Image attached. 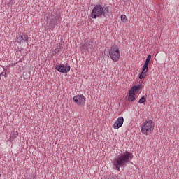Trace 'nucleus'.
<instances>
[{
    "instance_id": "obj_1",
    "label": "nucleus",
    "mask_w": 179,
    "mask_h": 179,
    "mask_svg": "<svg viewBox=\"0 0 179 179\" xmlns=\"http://www.w3.org/2000/svg\"><path fill=\"white\" fill-rule=\"evenodd\" d=\"M111 15V9L110 6L103 7L100 4H96L94 6L92 11L91 13V17L92 19H97L98 17H110Z\"/></svg>"
},
{
    "instance_id": "obj_2",
    "label": "nucleus",
    "mask_w": 179,
    "mask_h": 179,
    "mask_svg": "<svg viewBox=\"0 0 179 179\" xmlns=\"http://www.w3.org/2000/svg\"><path fill=\"white\" fill-rule=\"evenodd\" d=\"M134 157L132 153L127 151L126 152L122 154L120 156L115 158L113 161L114 166L116 167V170H120V167H124L127 166V164Z\"/></svg>"
},
{
    "instance_id": "obj_3",
    "label": "nucleus",
    "mask_w": 179,
    "mask_h": 179,
    "mask_svg": "<svg viewBox=\"0 0 179 179\" xmlns=\"http://www.w3.org/2000/svg\"><path fill=\"white\" fill-rule=\"evenodd\" d=\"M59 19H61V13L59 10L52 12L49 16L47 17L50 29H55V26L58 24Z\"/></svg>"
},
{
    "instance_id": "obj_4",
    "label": "nucleus",
    "mask_w": 179,
    "mask_h": 179,
    "mask_svg": "<svg viewBox=\"0 0 179 179\" xmlns=\"http://www.w3.org/2000/svg\"><path fill=\"white\" fill-rule=\"evenodd\" d=\"M155 129V122L152 120H148L145 122L143 123L141 127V132L144 134V135H150L153 130Z\"/></svg>"
},
{
    "instance_id": "obj_5",
    "label": "nucleus",
    "mask_w": 179,
    "mask_h": 179,
    "mask_svg": "<svg viewBox=\"0 0 179 179\" xmlns=\"http://www.w3.org/2000/svg\"><path fill=\"white\" fill-rule=\"evenodd\" d=\"M109 55L114 62H118L120 61V50L117 46H112L109 50Z\"/></svg>"
},
{
    "instance_id": "obj_6",
    "label": "nucleus",
    "mask_w": 179,
    "mask_h": 179,
    "mask_svg": "<svg viewBox=\"0 0 179 179\" xmlns=\"http://www.w3.org/2000/svg\"><path fill=\"white\" fill-rule=\"evenodd\" d=\"M141 89H142V84L133 86L131 88V90L129 91V101H135V100H136L135 98V92H136V90H141Z\"/></svg>"
},
{
    "instance_id": "obj_7",
    "label": "nucleus",
    "mask_w": 179,
    "mask_h": 179,
    "mask_svg": "<svg viewBox=\"0 0 179 179\" xmlns=\"http://www.w3.org/2000/svg\"><path fill=\"white\" fill-rule=\"evenodd\" d=\"M17 43H19L20 44H22V43H27V44H29V35L24 33H20L17 36Z\"/></svg>"
},
{
    "instance_id": "obj_8",
    "label": "nucleus",
    "mask_w": 179,
    "mask_h": 179,
    "mask_svg": "<svg viewBox=\"0 0 179 179\" xmlns=\"http://www.w3.org/2000/svg\"><path fill=\"white\" fill-rule=\"evenodd\" d=\"M55 68L57 69V71H58L59 72H61L62 73H68V72H69L71 71V66L66 64L65 65H56Z\"/></svg>"
},
{
    "instance_id": "obj_9",
    "label": "nucleus",
    "mask_w": 179,
    "mask_h": 179,
    "mask_svg": "<svg viewBox=\"0 0 179 179\" xmlns=\"http://www.w3.org/2000/svg\"><path fill=\"white\" fill-rule=\"evenodd\" d=\"M85 96L80 94L73 97V101L78 104V106H85Z\"/></svg>"
},
{
    "instance_id": "obj_10",
    "label": "nucleus",
    "mask_w": 179,
    "mask_h": 179,
    "mask_svg": "<svg viewBox=\"0 0 179 179\" xmlns=\"http://www.w3.org/2000/svg\"><path fill=\"white\" fill-rule=\"evenodd\" d=\"M81 48L82 50H87L88 52H90L94 48V44L92 41H87L81 46Z\"/></svg>"
},
{
    "instance_id": "obj_11",
    "label": "nucleus",
    "mask_w": 179,
    "mask_h": 179,
    "mask_svg": "<svg viewBox=\"0 0 179 179\" xmlns=\"http://www.w3.org/2000/svg\"><path fill=\"white\" fill-rule=\"evenodd\" d=\"M124 124V117H119L116 122L113 124V128L115 129H118V128H121L122 127V124Z\"/></svg>"
},
{
    "instance_id": "obj_12",
    "label": "nucleus",
    "mask_w": 179,
    "mask_h": 179,
    "mask_svg": "<svg viewBox=\"0 0 179 179\" xmlns=\"http://www.w3.org/2000/svg\"><path fill=\"white\" fill-rule=\"evenodd\" d=\"M146 73H148V67L143 66L142 72L139 75V79H144V78H146Z\"/></svg>"
},
{
    "instance_id": "obj_13",
    "label": "nucleus",
    "mask_w": 179,
    "mask_h": 179,
    "mask_svg": "<svg viewBox=\"0 0 179 179\" xmlns=\"http://www.w3.org/2000/svg\"><path fill=\"white\" fill-rule=\"evenodd\" d=\"M19 134L17 133V131H12L10 133V141L12 142V141H13V139H15V138H17Z\"/></svg>"
},
{
    "instance_id": "obj_14",
    "label": "nucleus",
    "mask_w": 179,
    "mask_h": 179,
    "mask_svg": "<svg viewBox=\"0 0 179 179\" xmlns=\"http://www.w3.org/2000/svg\"><path fill=\"white\" fill-rule=\"evenodd\" d=\"M150 59H152V55H149L147 57V59L143 64V66H145V68H148L149 67V62H150Z\"/></svg>"
},
{
    "instance_id": "obj_15",
    "label": "nucleus",
    "mask_w": 179,
    "mask_h": 179,
    "mask_svg": "<svg viewBox=\"0 0 179 179\" xmlns=\"http://www.w3.org/2000/svg\"><path fill=\"white\" fill-rule=\"evenodd\" d=\"M121 21L123 22V23H127L128 21V18H127V15H121Z\"/></svg>"
},
{
    "instance_id": "obj_16",
    "label": "nucleus",
    "mask_w": 179,
    "mask_h": 179,
    "mask_svg": "<svg viewBox=\"0 0 179 179\" xmlns=\"http://www.w3.org/2000/svg\"><path fill=\"white\" fill-rule=\"evenodd\" d=\"M61 50H62V45H57V48L55 49V54H58V52H59V51H61Z\"/></svg>"
},
{
    "instance_id": "obj_17",
    "label": "nucleus",
    "mask_w": 179,
    "mask_h": 179,
    "mask_svg": "<svg viewBox=\"0 0 179 179\" xmlns=\"http://www.w3.org/2000/svg\"><path fill=\"white\" fill-rule=\"evenodd\" d=\"M146 101V97L145 96H143L138 101L139 104H143Z\"/></svg>"
},
{
    "instance_id": "obj_18",
    "label": "nucleus",
    "mask_w": 179,
    "mask_h": 179,
    "mask_svg": "<svg viewBox=\"0 0 179 179\" xmlns=\"http://www.w3.org/2000/svg\"><path fill=\"white\" fill-rule=\"evenodd\" d=\"M0 76H4L5 78H8V74L6 73V71L5 73L1 72L0 73Z\"/></svg>"
},
{
    "instance_id": "obj_19",
    "label": "nucleus",
    "mask_w": 179,
    "mask_h": 179,
    "mask_svg": "<svg viewBox=\"0 0 179 179\" xmlns=\"http://www.w3.org/2000/svg\"><path fill=\"white\" fill-rule=\"evenodd\" d=\"M0 178H1V174H0Z\"/></svg>"
}]
</instances>
